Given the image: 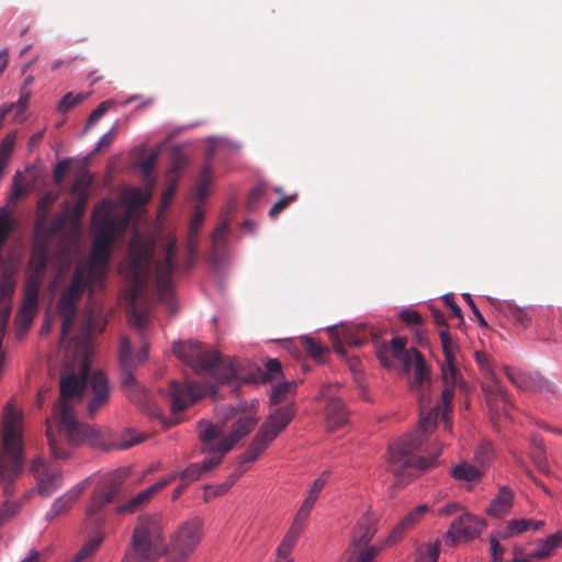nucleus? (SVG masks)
<instances>
[{"instance_id": "f257e3e1", "label": "nucleus", "mask_w": 562, "mask_h": 562, "mask_svg": "<svg viewBox=\"0 0 562 562\" xmlns=\"http://www.w3.org/2000/svg\"><path fill=\"white\" fill-rule=\"evenodd\" d=\"M105 322L100 315L86 313L85 339L82 341L83 355L80 359L79 372H63L59 380V398L54 407V416L58 423V437L54 434L50 422H47L46 437L52 454L56 459H67L70 452L64 447L61 439L69 445L93 442L95 431L91 426L80 424L74 413V406L83 395L87 397V413L93 418L98 412L108 404L110 398V384L101 370L90 374L89 336L101 333Z\"/></svg>"}, {"instance_id": "f03ea898", "label": "nucleus", "mask_w": 562, "mask_h": 562, "mask_svg": "<svg viewBox=\"0 0 562 562\" xmlns=\"http://www.w3.org/2000/svg\"><path fill=\"white\" fill-rule=\"evenodd\" d=\"M130 261L127 276L131 280V306L127 311L128 323L138 330L142 347L136 356L137 363L146 361L149 352L147 329L149 327L148 306L139 307L136 302L148 291L149 284L156 285L159 299L170 304L172 300L171 274L177 265V239L171 238L164 248L161 258L155 259L150 245L144 241L133 240L128 248Z\"/></svg>"}, {"instance_id": "7ed1b4c3", "label": "nucleus", "mask_w": 562, "mask_h": 562, "mask_svg": "<svg viewBox=\"0 0 562 562\" xmlns=\"http://www.w3.org/2000/svg\"><path fill=\"white\" fill-rule=\"evenodd\" d=\"M127 224V217H119L113 214L110 201L103 200L94 207L92 213L94 235L89 266L75 268L69 285L59 296L57 310L78 311L85 290L89 288L92 292L103 281L110 262L112 245L116 236L126 229Z\"/></svg>"}, {"instance_id": "20e7f679", "label": "nucleus", "mask_w": 562, "mask_h": 562, "mask_svg": "<svg viewBox=\"0 0 562 562\" xmlns=\"http://www.w3.org/2000/svg\"><path fill=\"white\" fill-rule=\"evenodd\" d=\"M223 427L201 420L198 424L199 438L202 445V452L212 454L201 463H192L186 470L178 473L177 479L188 485L199 480L203 473L217 467L223 457L233 447L246 437L257 425V411L254 406L237 405L222 408Z\"/></svg>"}, {"instance_id": "39448f33", "label": "nucleus", "mask_w": 562, "mask_h": 562, "mask_svg": "<svg viewBox=\"0 0 562 562\" xmlns=\"http://www.w3.org/2000/svg\"><path fill=\"white\" fill-rule=\"evenodd\" d=\"M451 412L452 403L449 407H446L442 402L437 404L426 415L420 416L419 425L416 429L404 435L390 446L389 470L396 477L397 484H407L417 472L435 464L436 459L441 452V446L429 458L417 457L415 452L422 448L427 436L436 429L440 417L443 422L445 430L449 434L452 432V420L449 416Z\"/></svg>"}, {"instance_id": "423d86ee", "label": "nucleus", "mask_w": 562, "mask_h": 562, "mask_svg": "<svg viewBox=\"0 0 562 562\" xmlns=\"http://www.w3.org/2000/svg\"><path fill=\"white\" fill-rule=\"evenodd\" d=\"M175 356L190 366L198 374H210L220 383L245 380L239 372V362L227 361L210 346L196 341L175 342Z\"/></svg>"}, {"instance_id": "0eeeda50", "label": "nucleus", "mask_w": 562, "mask_h": 562, "mask_svg": "<svg viewBox=\"0 0 562 562\" xmlns=\"http://www.w3.org/2000/svg\"><path fill=\"white\" fill-rule=\"evenodd\" d=\"M167 551L162 517L158 514L142 515L134 527L122 562H156Z\"/></svg>"}, {"instance_id": "6e6552de", "label": "nucleus", "mask_w": 562, "mask_h": 562, "mask_svg": "<svg viewBox=\"0 0 562 562\" xmlns=\"http://www.w3.org/2000/svg\"><path fill=\"white\" fill-rule=\"evenodd\" d=\"M20 423V414L8 404L4 408L2 423L3 456L0 457V481L5 497L15 493L14 481L20 475L23 465Z\"/></svg>"}, {"instance_id": "1a4fd4ad", "label": "nucleus", "mask_w": 562, "mask_h": 562, "mask_svg": "<svg viewBox=\"0 0 562 562\" xmlns=\"http://www.w3.org/2000/svg\"><path fill=\"white\" fill-rule=\"evenodd\" d=\"M295 416L293 404L276 408L260 425L249 447L244 452L243 461H256L261 453L273 442Z\"/></svg>"}, {"instance_id": "9d476101", "label": "nucleus", "mask_w": 562, "mask_h": 562, "mask_svg": "<svg viewBox=\"0 0 562 562\" xmlns=\"http://www.w3.org/2000/svg\"><path fill=\"white\" fill-rule=\"evenodd\" d=\"M126 476V470H117L105 475L95 486L86 510L88 517H95V524L99 521L97 516L101 514L108 504L113 503L120 494Z\"/></svg>"}, {"instance_id": "9b49d317", "label": "nucleus", "mask_w": 562, "mask_h": 562, "mask_svg": "<svg viewBox=\"0 0 562 562\" xmlns=\"http://www.w3.org/2000/svg\"><path fill=\"white\" fill-rule=\"evenodd\" d=\"M203 524L198 517L182 522L170 539L171 551L182 557H189L202 540Z\"/></svg>"}, {"instance_id": "f8f14e48", "label": "nucleus", "mask_w": 562, "mask_h": 562, "mask_svg": "<svg viewBox=\"0 0 562 562\" xmlns=\"http://www.w3.org/2000/svg\"><path fill=\"white\" fill-rule=\"evenodd\" d=\"M160 393L168 401L172 414L184 411L202 397L200 385L188 381L179 382L172 380L169 383L168 390H160Z\"/></svg>"}, {"instance_id": "ddd939ff", "label": "nucleus", "mask_w": 562, "mask_h": 562, "mask_svg": "<svg viewBox=\"0 0 562 562\" xmlns=\"http://www.w3.org/2000/svg\"><path fill=\"white\" fill-rule=\"evenodd\" d=\"M122 384L127 397L150 417L160 419L166 427H171L179 423L178 419H167L162 416V411L151 401L149 394L140 387L130 371L125 372Z\"/></svg>"}, {"instance_id": "4468645a", "label": "nucleus", "mask_w": 562, "mask_h": 562, "mask_svg": "<svg viewBox=\"0 0 562 562\" xmlns=\"http://www.w3.org/2000/svg\"><path fill=\"white\" fill-rule=\"evenodd\" d=\"M31 471L37 480V490L42 496L49 497L61 486V473L55 465H47L42 460H34Z\"/></svg>"}, {"instance_id": "2eb2a0df", "label": "nucleus", "mask_w": 562, "mask_h": 562, "mask_svg": "<svg viewBox=\"0 0 562 562\" xmlns=\"http://www.w3.org/2000/svg\"><path fill=\"white\" fill-rule=\"evenodd\" d=\"M178 474H170L155 484L150 485L149 487L145 488L144 491L139 492L135 496H133L127 502L121 504L116 507V512L120 514H134L142 509L144 506H146L151 498L158 494L161 490H164L167 485H169L171 482L177 480Z\"/></svg>"}, {"instance_id": "dca6fc26", "label": "nucleus", "mask_w": 562, "mask_h": 562, "mask_svg": "<svg viewBox=\"0 0 562 562\" xmlns=\"http://www.w3.org/2000/svg\"><path fill=\"white\" fill-rule=\"evenodd\" d=\"M483 529L481 521L470 514H463L454 519L447 531V542L453 546L459 540H472Z\"/></svg>"}, {"instance_id": "f3484780", "label": "nucleus", "mask_w": 562, "mask_h": 562, "mask_svg": "<svg viewBox=\"0 0 562 562\" xmlns=\"http://www.w3.org/2000/svg\"><path fill=\"white\" fill-rule=\"evenodd\" d=\"M412 366H414L415 371L411 387L414 392L417 393L420 407H423L424 404H428L427 396L428 390L430 387V375L425 358L423 353L417 349H414Z\"/></svg>"}, {"instance_id": "a211bd4d", "label": "nucleus", "mask_w": 562, "mask_h": 562, "mask_svg": "<svg viewBox=\"0 0 562 562\" xmlns=\"http://www.w3.org/2000/svg\"><path fill=\"white\" fill-rule=\"evenodd\" d=\"M414 349H406V338L394 337L390 346L383 345L378 349L376 355L383 367H390L389 355L391 353L393 358L403 363L405 370H408L414 358Z\"/></svg>"}, {"instance_id": "6ab92c4d", "label": "nucleus", "mask_w": 562, "mask_h": 562, "mask_svg": "<svg viewBox=\"0 0 562 562\" xmlns=\"http://www.w3.org/2000/svg\"><path fill=\"white\" fill-rule=\"evenodd\" d=\"M375 524L376 518L370 512H367L361 516L352 532L350 542L352 550L356 551L360 548L368 547V543L376 532Z\"/></svg>"}, {"instance_id": "aec40b11", "label": "nucleus", "mask_w": 562, "mask_h": 562, "mask_svg": "<svg viewBox=\"0 0 562 562\" xmlns=\"http://www.w3.org/2000/svg\"><path fill=\"white\" fill-rule=\"evenodd\" d=\"M441 378L445 384L441 402L446 407H449L454 397V390L460 379L456 361H445L441 366Z\"/></svg>"}, {"instance_id": "412c9836", "label": "nucleus", "mask_w": 562, "mask_h": 562, "mask_svg": "<svg viewBox=\"0 0 562 562\" xmlns=\"http://www.w3.org/2000/svg\"><path fill=\"white\" fill-rule=\"evenodd\" d=\"M327 477H328V474L323 473L318 479H316L313 482V485L308 492V495L303 501L300 509L297 510V513L294 517L295 520L305 524V520L310 516V513L313 509L322 490L324 488V486L327 483Z\"/></svg>"}, {"instance_id": "4be33fe9", "label": "nucleus", "mask_w": 562, "mask_h": 562, "mask_svg": "<svg viewBox=\"0 0 562 562\" xmlns=\"http://www.w3.org/2000/svg\"><path fill=\"white\" fill-rule=\"evenodd\" d=\"M349 414L340 398H330L326 405V420L329 430H336L348 423Z\"/></svg>"}, {"instance_id": "5701e85b", "label": "nucleus", "mask_w": 562, "mask_h": 562, "mask_svg": "<svg viewBox=\"0 0 562 562\" xmlns=\"http://www.w3.org/2000/svg\"><path fill=\"white\" fill-rule=\"evenodd\" d=\"M339 342L336 345L335 350L341 355L346 352L344 345H347L349 347H360L368 339L364 325H358L352 328L344 327L339 331Z\"/></svg>"}, {"instance_id": "b1692460", "label": "nucleus", "mask_w": 562, "mask_h": 562, "mask_svg": "<svg viewBox=\"0 0 562 562\" xmlns=\"http://www.w3.org/2000/svg\"><path fill=\"white\" fill-rule=\"evenodd\" d=\"M428 512L427 505H419L409 512L390 532L386 542L395 543L402 539L405 530L416 524Z\"/></svg>"}, {"instance_id": "393cba45", "label": "nucleus", "mask_w": 562, "mask_h": 562, "mask_svg": "<svg viewBox=\"0 0 562 562\" xmlns=\"http://www.w3.org/2000/svg\"><path fill=\"white\" fill-rule=\"evenodd\" d=\"M513 501V492L506 486H502L487 507L486 514L496 518L503 517L512 508Z\"/></svg>"}, {"instance_id": "a878e982", "label": "nucleus", "mask_w": 562, "mask_h": 562, "mask_svg": "<svg viewBox=\"0 0 562 562\" xmlns=\"http://www.w3.org/2000/svg\"><path fill=\"white\" fill-rule=\"evenodd\" d=\"M83 490L85 485L78 484L74 488L66 492L63 496L55 499L50 510L47 513V519H53L58 515L65 514L70 508V506L78 499Z\"/></svg>"}, {"instance_id": "bb28decb", "label": "nucleus", "mask_w": 562, "mask_h": 562, "mask_svg": "<svg viewBox=\"0 0 562 562\" xmlns=\"http://www.w3.org/2000/svg\"><path fill=\"white\" fill-rule=\"evenodd\" d=\"M304 529V524L297 520H293L285 536L283 537L281 543L277 549V554L279 558L286 559L295 547L302 531Z\"/></svg>"}, {"instance_id": "cd10ccee", "label": "nucleus", "mask_w": 562, "mask_h": 562, "mask_svg": "<svg viewBox=\"0 0 562 562\" xmlns=\"http://www.w3.org/2000/svg\"><path fill=\"white\" fill-rule=\"evenodd\" d=\"M537 544L538 548L530 552V557L535 560H544L562 547V532L553 533L544 540H538Z\"/></svg>"}, {"instance_id": "c85d7f7f", "label": "nucleus", "mask_w": 562, "mask_h": 562, "mask_svg": "<svg viewBox=\"0 0 562 562\" xmlns=\"http://www.w3.org/2000/svg\"><path fill=\"white\" fill-rule=\"evenodd\" d=\"M544 522L542 520L533 519H513L507 522L506 529L499 533L501 538L506 539L514 535H520L529 529L538 530L542 528Z\"/></svg>"}, {"instance_id": "c756f323", "label": "nucleus", "mask_w": 562, "mask_h": 562, "mask_svg": "<svg viewBox=\"0 0 562 562\" xmlns=\"http://www.w3.org/2000/svg\"><path fill=\"white\" fill-rule=\"evenodd\" d=\"M37 300H38L37 290L24 288L21 318L24 323L25 328L32 322V318H33V315H34V312H35L36 305H37Z\"/></svg>"}, {"instance_id": "7c9ffc66", "label": "nucleus", "mask_w": 562, "mask_h": 562, "mask_svg": "<svg viewBox=\"0 0 562 562\" xmlns=\"http://www.w3.org/2000/svg\"><path fill=\"white\" fill-rule=\"evenodd\" d=\"M451 475L456 480L471 482L481 479L483 475V470L480 467L470 464L468 462H461L452 468Z\"/></svg>"}, {"instance_id": "2f4dec72", "label": "nucleus", "mask_w": 562, "mask_h": 562, "mask_svg": "<svg viewBox=\"0 0 562 562\" xmlns=\"http://www.w3.org/2000/svg\"><path fill=\"white\" fill-rule=\"evenodd\" d=\"M102 541L103 538L101 536H95L86 541L74 557L72 562H92L91 558L97 552Z\"/></svg>"}, {"instance_id": "473e14b6", "label": "nucleus", "mask_w": 562, "mask_h": 562, "mask_svg": "<svg viewBox=\"0 0 562 562\" xmlns=\"http://www.w3.org/2000/svg\"><path fill=\"white\" fill-rule=\"evenodd\" d=\"M502 308L505 315L509 317L516 326H519L521 328H526L529 326L530 315L527 310L508 303H506Z\"/></svg>"}, {"instance_id": "72a5a7b5", "label": "nucleus", "mask_w": 562, "mask_h": 562, "mask_svg": "<svg viewBox=\"0 0 562 562\" xmlns=\"http://www.w3.org/2000/svg\"><path fill=\"white\" fill-rule=\"evenodd\" d=\"M30 268L33 272L45 274L47 268V249L44 245L33 248L30 258Z\"/></svg>"}, {"instance_id": "f704fd0d", "label": "nucleus", "mask_w": 562, "mask_h": 562, "mask_svg": "<svg viewBox=\"0 0 562 562\" xmlns=\"http://www.w3.org/2000/svg\"><path fill=\"white\" fill-rule=\"evenodd\" d=\"M154 181L146 182V189H131L125 192V199L133 205H143L147 203L151 196Z\"/></svg>"}, {"instance_id": "c9c22d12", "label": "nucleus", "mask_w": 562, "mask_h": 562, "mask_svg": "<svg viewBox=\"0 0 562 562\" xmlns=\"http://www.w3.org/2000/svg\"><path fill=\"white\" fill-rule=\"evenodd\" d=\"M300 341L302 348L317 362H321L324 355L328 352V349L314 338L302 337Z\"/></svg>"}, {"instance_id": "e433bc0d", "label": "nucleus", "mask_w": 562, "mask_h": 562, "mask_svg": "<svg viewBox=\"0 0 562 562\" xmlns=\"http://www.w3.org/2000/svg\"><path fill=\"white\" fill-rule=\"evenodd\" d=\"M439 337L445 353V361H456V352L458 350V345L452 339L449 329H440Z\"/></svg>"}, {"instance_id": "4c0bfd02", "label": "nucleus", "mask_w": 562, "mask_h": 562, "mask_svg": "<svg viewBox=\"0 0 562 562\" xmlns=\"http://www.w3.org/2000/svg\"><path fill=\"white\" fill-rule=\"evenodd\" d=\"M61 318L60 328V345H64L68 338V335L75 324L77 311L70 310H57Z\"/></svg>"}, {"instance_id": "58836bf2", "label": "nucleus", "mask_w": 562, "mask_h": 562, "mask_svg": "<svg viewBox=\"0 0 562 562\" xmlns=\"http://www.w3.org/2000/svg\"><path fill=\"white\" fill-rule=\"evenodd\" d=\"M228 226L229 224L227 221H223L216 226L212 236L214 252H220L225 248L227 243Z\"/></svg>"}, {"instance_id": "ea45409f", "label": "nucleus", "mask_w": 562, "mask_h": 562, "mask_svg": "<svg viewBox=\"0 0 562 562\" xmlns=\"http://www.w3.org/2000/svg\"><path fill=\"white\" fill-rule=\"evenodd\" d=\"M119 357L121 364L126 369L130 370L133 364L134 360L132 357V346L128 337H122L120 341V350H119Z\"/></svg>"}, {"instance_id": "a19ab883", "label": "nucleus", "mask_w": 562, "mask_h": 562, "mask_svg": "<svg viewBox=\"0 0 562 562\" xmlns=\"http://www.w3.org/2000/svg\"><path fill=\"white\" fill-rule=\"evenodd\" d=\"M204 221V213L200 207H195L190 221L187 239L199 240V231Z\"/></svg>"}, {"instance_id": "79ce46f5", "label": "nucleus", "mask_w": 562, "mask_h": 562, "mask_svg": "<svg viewBox=\"0 0 562 562\" xmlns=\"http://www.w3.org/2000/svg\"><path fill=\"white\" fill-rule=\"evenodd\" d=\"M199 240L187 239L186 244V257L182 263L184 270H191L194 267L196 254H198Z\"/></svg>"}, {"instance_id": "37998d69", "label": "nucleus", "mask_w": 562, "mask_h": 562, "mask_svg": "<svg viewBox=\"0 0 562 562\" xmlns=\"http://www.w3.org/2000/svg\"><path fill=\"white\" fill-rule=\"evenodd\" d=\"M293 384L284 382V383H278L272 386V392L270 395V402L273 405H278L282 403L285 400V396L289 392L292 391Z\"/></svg>"}, {"instance_id": "c03bdc74", "label": "nucleus", "mask_w": 562, "mask_h": 562, "mask_svg": "<svg viewBox=\"0 0 562 562\" xmlns=\"http://www.w3.org/2000/svg\"><path fill=\"white\" fill-rule=\"evenodd\" d=\"M86 99V94L78 93L74 95L71 92L66 93L58 104V110L63 113L70 111L77 104L82 102Z\"/></svg>"}, {"instance_id": "a18cd8bd", "label": "nucleus", "mask_w": 562, "mask_h": 562, "mask_svg": "<svg viewBox=\"0 0 562 562\" xmlns=\"http://www.w3.org/2000/svg\"><path fill=\"white\" fill-rule=\"evenodd\" d=\"M21 508V502H4V504L0 508V525L7 522L9 519L14 517Z\"/></svg>"}, {"instance_id": "49530a36", "label": "nucleus", "mask_w": 562, "mask_h": 562, "mask_svg": "<svg viewBox=\"0 0 562 562\" xmlns=\"http://www.w3.org/2000/svg\"><path fill=\"white\" fill-rule=\"evenodd\" d=\"M87 202H88L87 192H81L79 195H77V199L70 209V216L74 221L81 220V217L83 216L85 211H86Z\"/></svg>"}, {"instance_id": "de8ad7c7", "label": "nucleus", "mask_w": 562, "mask_h": 562, "mask_svg": "<svg viewBox=\"0 0 562 562\" xmlns=\"http://www.w3.org/2000/svg\"><path fill=\"white\" fill-rule=\"evenodd\" d=\"M266 193V187L263 184H259L255 187L248 194L247 199V207L250 211L256 210L260 202L262 201Z\"/></svg>"}, {"instance_id": "09e8293b", "label": "nucleus", "mask_w": 562, "mask_h": 562, "mask_svg": "<svg viewBox=\"0 0 562 562\" xmlns=\"http://www.w3.org/2000/svg\"><path fill=\"white\" fill-rule=\"evenodd\" d=\"M439 543H429L425 551H420L416 562H438Z\"/></svg>"}, {"instance_id": "8fccbe9b", "label": "nucleus", "mask_w": 562, "mask_h": 562, "mask_svg": "<svg viewBox=\"0 0 562 562\" xmlns=\"http://www.w3.org/2000/svg\"><path fill=\"white\" fill-rule=\"evenodd\" d=\"M112 105V101H103L101 102L89 115L87 121L86 128L92 127L108 111V109Z\"/></svg>"}, {"instance_id": "3c124183", "label": "nucleus", "mask_w": 562, "mask_h": 562, "mask_svg": "<svg viewBox=\"0 0 562 562\" xmlns=\"http://www.w3.org/2000/svg\"><path fill=\"white\" fill-rule=\"evenodd\" d=\"M156 161H157V155L150 154L139 162V167L144 173L145 182H150V181L155 182V179L151 178V171L155 168Z\"/></svg>"}, {"instance_id": "603ef678", "label": "nucleus", "mask_w": 562, "mask_h": 562, "mask_svg": "<svg viewBox=\"0 0 562 562\" xmlns=\"http://www.w3.org/2000/svg\"><path fill=\"white\" fill-rule=\"evenodd\" d=\"M492 450V446L488 442L481 443L475 450L474 458L480 464L481 469L490 460Z\"/></svg>"}, {"instance_id": "864d4df0", "label": "nucleus", "mask_w": 562, "mask_h": 562, "mask_svg": "<svg viewBox=\"0 0 562 562\" xmlns=\"http://www.w3.org/2000/svg\"><path fill=\"white\" fill-rule=\"evenodd\" d=\"M296 194L286 195L277 201L271 209L269 210V216L276 217L279 215L285 207H288L295 199Z\"/></svg>"}, {"instance_id": "5fc2aeb1", "label": "nucleus", "mask_w": 562, "mask_h": 562, "mask_svg": "<svg viewBox=\"0 0 562 562\" xmlns=\"http://www.w3.org/2000/svg\"><path fill=\"white\" fill-rule=\"evenodd\" d=\"M400 318L403 323L406 325H422L423 317L422 315L415 311V310H403L400 312Z\"/></svg>"}, {"instance_id": "6e6d98bb", "label": "nucleus", "mask_w": 562, "mask_h": 562, "mask_svg": "<svg viewBox=\"0 0 562 562\" xmlns=\"http://www.w3.org/2000/svg\"><path fill=\"white\" fill-rule=\"evenodd\" d=\"M90 186V178L88 172H82L78 176L70 189L72 194L79 195L81 192H87L88 187Z\"/></svg>"}, {"instance_id": "4d7b16f0", "label": "nucleus", "mask_w": 562, "mask_h": 562, "mask_svg": "<svg viewBox=\"0 0 562 562\" xmlns=\"http://www.w3.org/2000/svg\"><path fill=\"white\" fill-rule=\"evenodd\" d=\"M265 379L272 380L277 378V375L281 374L282 366L278 359H268L265 363Z\"/></svg>"}, {"instance_id": "13d9d810", "label": "nucleus", "mask_w": 562, "mask_h": 562, "mask_svg": "<svg viewBox=\"0 0 562 562\" xmlns=\"http://www.w3.org/2000/svg\"><path fill=\"white\" fill-rule=\"evenodd\" d=\"M505 373H506V376L509 379V381L512 383H514L517 387L522 389V390L529 387V385L527 383V378L524 376L521 373L515 372L508 367L505 368Z\"/></svg>"}, {"instance_id": "bf43d9fd", "label": "nucleus", "mask_w": 562, "mask_h": 562, "mask_svg": "<svg viewBox=\"0 0 562 562\" xmlns=\"http://www.w3.org/2000/svg\"><path fill=\"white\" fill-rule=\"evenodd\" d=\"M71 160L70 159H64L59 161L53 172L54 181L59 184L63 182L65 175L67 173L69 167H70Z\"/></svg>"}, {"instance_id": "052dcab7", "label": "nucleus", "mask_w": 562, "mask_h": 562, "mask_svg": "<svg viewBox=\"0 0 562 562\" xmlns=\"http://www.w3.org/2000/svg\"><path fill=\"white\" fill-rule=\"evenodd\" d=\"M244 453L239 456L238 458V465L237 468L229 474L227 477V481L234 485L237 480L247 471V468L245 467L246 463H250L251 461H243Z\"/></svg>"}, {"instance_id": "680f3d73", "label": "nucleus", "mask_w": 562, "mask_h": 562, "mask_svg": "<svg viewBox=\"0 0 562 562\" xmlns=\"http://www.w3.org/2000/svg\"><path fill=\"white\" fill-rule=\"evenodd\" d=\"M462 296H463L464 301L468 303V305L470 306V308L472 310V312H473L475 318L477 319L480 326L487 327V323L484 319V317L481 314V312L479 311V308L476 307V305H475L471 294L465 293Z\"/></svg>"}, {"instance_id": "e2e57ef3", "label": "nucleus", "mask_w": 562, "mask_h": 562, "mask_svg": "<svg viewBox=\"0 0 562 562\" xmlns=\"http://www.w3.org/2000/svg\"><path fill=\"white\" fill-rule=\"evenodd\" d=\"M11 232V225L7 216L0 217V250L2 249Z\"/></svg>"}, {"instance_id": "0e129e2a", "label": "nucleus", "mask_w": 562, "mask_h": 562, "mask_svg": "<svg viewBox=\"0 0 562 562\" xmlns=\"http://www.w3.org/2000/svg\"><path fill=\"white\" fill-rule=\"evenodd\" d=\"M505 550L495 537L491 538V553L494 562H502Z\"/></svg>"}, {"instance_id": "69168bd1", "label": "nucleus", "mask_w": 562, "mask_h": 562, "mask_svg": "<svg viewBox=\"0 0 562 562\" xmlns=\"http://www.w3.org/2000/svg\"><path fill=\"white\" fill-rule=\"evenodd\" d=\"M183 166H184V162L181 158L173 159L172 165H171L168 176H167L168 181L176 182V178L180 175Z\"/></svg>"}, {"instance_id": "338daca9", "label": "nucleus", "mask_w": 562, "mask_h": 562, "mask_svg": "<svg viewBox=\"0 0 562 562\" xmlns=\"http://www.w3.org/2000/svg\"><path fill=\"white\" fill-rule=\"evenodd\" d=\"M44 276L45 274H43V273L31 271V273H30V276H29V278L26 280L25 288L26 289H34V290H37V292H38Z\"/></svg>"}, {"instance_id": "774afa93", "label": "nucleus", "mask_w": 562, "mask_h": 562, "mask_svg": "<svg viewBox=\"0 0 562 562\" xmlns=\"http://www.w3.org/2000/svg\"><path fill=\"white\" fill-rule=\"evenodd\" d=\"M431 311V316L434 318V322L435 324L437 325L438 329H443V328H448V324H447V321H446V317H445V314L439 311L438 308H435V307H431L430 308Z\"/></svg>"}]
</instances>
